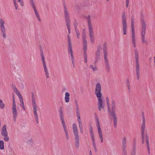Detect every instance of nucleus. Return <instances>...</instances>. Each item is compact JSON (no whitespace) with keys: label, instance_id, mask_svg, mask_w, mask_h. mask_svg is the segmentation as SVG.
I'll return each instance as SVG.
<instances>
[{"label":"nucleus","instance_id":"obj_1","mask_svg":"<svg viewBox=\"0 0 155 155\" xmlns=\"http://www.w3.org/2000/svg\"><path fill=\"white\" fill-rule=\"evenodd\" d=\"M101 84L99 83H97L95 85V94L96 97H98L97 105L98 109L100 111L101 109L104 108V102L101 98L102 94L101 93Z\"/></svg>","mask_w":155,"mask_h":155},{"label":"nucleus","instance_id":"obj_2","mask_svg":"<svg viewBox=\"0 0 155 155\" xmlns=\"http://www.w3.org/2000/svg\"><path fill=\"white\" fill-rule=\"evenodd\" d=\"M141 29L140 34L141 36L142 42L143 44L146 45H147L149 44V42L145 38V33L147 24L143 19L141 20Z\"/></svg>","mask_w":155,"mask_h":155},{"label":"nucleus","instance_id":"obj_3","mask_svg":"<svg viewBox=\"0 0 155 155\" xmlns=\"http://www.w3.org/2000/svg\"><path fill=\"white\" fill-rule=\"evenodd\" d=\"M135 57L136 60V72L137 74V79L138 80L140 78V64L139 60V57L138 51L137 49L134 50Z\"/></svg>","mask_w":155,"mask_h":155},{"label":"nucleus","instance_id":"obj_4","mask_svg":"<svg viewBox=\"0 0 155 155\" xmlns=\"http://www.w3.org/2000/svg\"><path fill=\"white\" fill-rule=\"evenodd\" d=\"M72 129L75 140V146L78 147L79 145V136L77 126L75 123L72 124Z\"/></svg>","mask_w":155,"mask_h":155},{"label":"nucleus","instance_id":"obj_5","mask_svg":"<svg viewBox=\"0 0 155 155\" xmlns=\"http://www.w3.org/2000/svg\"><path fill=\"white\" fill-rule=\"evenodd\" d=\"M59 116L61 120V123L62 124L63 129L65 132L66 138L67 140L69 139L68 132L65 124V121L64 119L63 113L61 109L59 110Z\"/></svg>","mask_w":155,"mask_h":155},{"label":"nucleus","instance_id":"obj_6","mask_svg":"<svg viewBox=\"0 0 155 155\" xmlns=\"http://www.w3.org/2000/svg\"><path fill=\"white\" fill-rule=\"evenodd\" d=\"M64 14L65 16V22L66 24L67 27L68 31V33H70L71 29L70 27V18L69 14L67 11L65 5H64Z\"/></svg>","mask_w":155,"mask_h":155},{"label":"nucleus","instance_id":"obj_7","mask_svg":"<svg viewBox=\"0 0 155 155\" xmlns=\"http://www.w3.org/2000/svg\"><path fill=\"white\" fill-rule=\"evenodd\" d=\"M95 118L97 123L96 126L97 128L99 137L100 139L101 142L102 143L103 142V135L101 129L100 127V122L96 114H95Z\"/></svg>","mask_w":155,"mask_h":155},{"label":"nucleus","instance_id":"obj_8","mask_svg":"<svg viewBox=\"0 0 155 155\" xmlns=\"http://www.w3.org/2000/svg\"><path fill=\"white\" fill-rule=\"evenodd\" d=\"M5 21L2 18H0V29L2 35L4 38H6V30L5 27Z\"/></svg>","mask_w":155,"mask_h":155},{"label":"nucleus","instance_id":"obj_9","mask_svg":"<svg viewBox=\"0 0 155 155\" xmlns=\"http://www.w3.org/2000/svg\"><path fill=\"white\" fill-rule=\"evenodd\" d=\"M122 30L124 35H126L127 33V25L126 22V17L124 12L122 16Z\"/></svg>","mask_w":155,"mask_h":155},{"label":"nucleus","instance_id":"obj_10","mask_svg":"<svg viewBox=\"0 0 155 155\" xmlns=\"http://www.w3.org/2000/svg\"><path fill=\"white\" fill-rule=\"evenodd\" d=\"M145 120L144 116L143 117V122L141 126V133L142 138V143L144 142L145 130Z\"/></svg>","mask_w":155,"mask_h":155},{"label":"nucleus","instance_id":"obj_11","mask_svg":"<svg viewBox=\"0 0 155 155\" xmlns=\"http://www.w3.org/2000/svg\"><path fill=\"white\" fill-rule=\"evenodd\" d=\"M116 105L114 100H112L111 104V110L110 109V111H108V112L109 113V115L111 116L116 115Z\"/></svg>","mask_w":155,"mask_h":155},{"label":"nucleus","instance_id":"obj_12","mask_svg":"<svg viewBox=\"0 0 155 155\" xmlns=\"http://www.w3.org/2000/svg\"><path fill=\"white\" fill-rule=\"evenodd\" d=\"M82 41L83 46L84 56V61L85 63H87V42L86 40Z\"/></svg>","mask_w":155,"mask_h":155},{"label":"nucleus","instance_id":"obj_13","mask_svg":"<svg viewBox=\"0 0 155 155\" xmlns=\"http://www.w3.org/2000/svg\"><path fill=\"white\" fill-rule=\"evenodd\" d=\"M68 45V53L69 54H70L71 56V61L74 67V58L73 56V53L72 48V44H70Z\"/></svg>","mask_w":155,"mask_h":155},{"label":"nucleus","instance_id":"obj_14","mask_svg":"<svg viewBox=\"0 0 155 155\" xmlns=\"http://www.w3.org/2000/svg\"><path fill=\"white\" fill-rule=\"evenodd\" d=\"M101 49V46H99L97 48L96 52V57L95 58V61H97L100 59V51Z\"/></svg>","mask_w":155,"mask_h":155},{"label":"nucleus","instance_id":"obj_15","mask_svg":"<svg viewBox=\"0 0 155 155\" xmlns=\"http://www.w3.org/2000/svg\"><path fill=\"white\" fill-rule=\"evenodd\" d=\"M89 36L91 39V41L92 44L94 42V39L93 36L94 31L93 29L89 30Z\"/></svg>","mask_w":155,"mask_h":155},{"label":"nucleus","instance_id":"obj_16","mask_svg":"<svg viewBox=\"0 0 155 155\" xmlns=\"http://www.w3.org/2000/svg\"><path fill=\"white\" fill-rule=\"evenodd\" d=\"M33 112L34 116L35 118L36 123H38V114L37 113V106L33 107Z\"/></svg>","mask_w":155,"mask_h":155},{"label":"nucleus","instance_id":"obj_17","mask_svg":"<svg viewBox=\"0 0 155 155\" xmlns=\"http://www.w3.org/2000/svg\"><path fill=\"white\" fill-rule=\"evenodd\" d=\"M12 114H13V118L14 121L15 122L16 121V118L18 116V113L17 110H12Z\"/></svg>","mask_w":155,"mask_h":155},{"label":"nucleus","instance_id":"obj_18","mask_svg":"<svg viewBox=\"0 0 155 155\" xmlns=\"http://www.w3.org/2000/svg\"><path fill=\"white\" fill-rule=\"evenodd\" d=\"M87 19L88 26V30L91 29H93V27L92 25L91 24V17L89 15H88L87 17Z\"/></svg>","mask_w":155,"mask_h":155},{"label":"nucleus","instance_id":"obj_19","mask_svg":"<svg viewBox=\"0 0 155 155\" xmlns=\"http://www.w3.org/2000/svg\"><path fill=\"white\" fill-rule=\"evenodd\" d=\"M132 41L133 46L134 48L136 47V38L135 32H132Z\"/></svg>","mask_w":155,"mask_h":155},{"label":"nucleus","instance_id":"obj_20","mask_svg":"<svg viewBox=\"0 0 155 155\" xmlns=\"http://www.w3.org/2000/svg\"><path fill=\"white\" fill-rule=\"evenodd\" d=\"M1 131V134L2 136H3L6 134H8V132L6 129V125H4L3 126L2 129Z\"/></svg>","mask_w":155,"mask_h":155},{"label":"nucleus","instance_id":"obj_21","mask_svg":"<svg viewBox=\"0 0 155 155\" xmlns=\"http://www.w3.org/2000/svg\"><path fill=\"white\" fill-rule=\"evenodd\" d=\"M40 51L41 52V59L42 61L43 67L46 66L45 61V58L44 57V54L42 51V49H41Z\"/></svg>","mask_w":155,"mask_h":155},{"label":"nucleus","instance_id":"obj_22","mask_svg":"<svg viewBox=\"0 0 155 155\" xmlns=\"http://www.w3.org/2000/svg\"><path fill=\"white\" fill-rule=\"evenodd\" d=\"M64 97L65 101L66 103H68L70 101V94L68 92H66L65 93Z\"/></svg>","mask_w":155,"mask_h":155},{"label":"nucleus","instance_id":"obj_23","mask_svg":"<svg viewBox=\"0 0 155 155\" xmlns=\"http://www.w3.org/2000/svg\"><path fill=\"white\" fill-rule=\"evenodd\" d=\"M43 68L46 78H48L50 77V75L48 69L47 68V67H44Z\"/></svg>","mask_w":155,"mask_h":155},{"label":"nucleus","instance_id":"obj_24","mask_svg":"<svg viewBox=\"0 0 155 155\" xmlns=\"http://www.w3.org/2000/svg\"><path fill=\"white\" fill-rule=\"evenodd\" d=\"M146 138V143H147V147L148 150V153H150V149L149 147V137L147 135H146L145 137Z\"/></svg>","mask_w":155,"mask_h":155},{"label":"nucleus","instance_id":"obj_25","mask_svg":"<svg viewBox=\"0 0 155 155\" xmlns=\"http://www.w3.org/2000/svg\"><path fill=\"white\" fill-rule=\"evenodd\" d=\"M31 100L33 107L37 106L36 103L35 98L33 94H32Z\"/></svg>","mask_w":155,"mask_h":155},{"label":"nucleus","instance_id":"obj_26","mask_svg":"<svg viewBox=\"0 0 155 155\" xmlns=\"http://www.w3.org/2000/svg\"><path fill=\"white\" fill-rule=\"evenodd\" d=\"M104 63L106 69L107 71H109L110 69V67L109 65L108 61H104Z\"/></svg>","mask_w":155,"mask_h":155},{"label":"nucleus","instance_id":"obj_27","mask_svg":"<svg viewBox=\"0 0 155 155\" xmlns=\"http://www.w3.org/2000/svg\"><path fill=\"white\" fill-rule=\"evenodd\" d=\"M122 147H123L124 148H126V139L125 137H124L122 140Z\"/></svg>","mask_w":155,"mask_h":155},{"label":"nucleus","instance_id":"obj_28","mask_svg":"<svg viewBox=\"0 0 155 155\" xmlns=\"http://www.w3.org/2000/svg\"><path fill=\"white\" fill-rule=\"evenodd\" d=\"M103 53L104 54V61H108L107 58L108 53L107 50H106L105 49L104 50Z\"/></svg>","mask_w":155,"mask_h":155},{"label":"nucleus","instance_id":"obj_29","mask_svg":"<svg viewBox=\"0 0 155 155\" xmlns=\"http://www.w3.org/2000/svg\"><path fill=\"white\" fill-rule=\"evenodd\" d=\"M113 118L114 120V125L115 127H117V118L116 115L111 116Z\"/></svg>","mask_w":155,"mask_h":155},{"label":"nucleus","instance_id":"obj_30","mask_svg":"<svg viewBox=\"0 0 155 155\" xmlns=\"http://www.w3.org/2000/svg\"><path fill=\"white\" fill-rule=\"evenodd\" d=\"M89 68L92 70L93 71H97L98 70V69L96 65H93L92 64H91L90 65Z\"/></svg>","mask_w":155,"mask_h":155},{"label":"nucleus","instance_id":"obj_31","mask_svg":"<svg viewBox=\"0 0 155 155\" xmlns=\"http://www.w3.org/2000/svg\"><path fill=\"white\" fill-rule=\"evenodd\" d=\"M82 40H86V35L85 33V31L84 29H83L82 31Z\"/></svg>","mask_w":155,"mask_h":155},{"label":"nucleus","instance_id":"obj_32","mask_svg":"<svg viewBox=\"0 0 155 155\" xmlns=\"http://www.w3.org/2000/svg\"><path fill=\"white\" fill-rule=\"evenodd\" d=\"M13 88L14 92L16 93V94L18 96L21 94L19 92L18 90L16 88L15 86H14L13 87Z\"/></svg>","mask_w":155,"mask_h":155},{"label":"nucleus","instance_id":"obj_33","mask_svg":"<svg viewBox=\"0 0 155 155\" xmlns=\"http://www.w3.org/2000/svg\"><path fill=\"white\" fill-rule=\"evenodd\" d=\"M12 101H13V107H12V110L16 109V104L14 96H13Z\"/></svg>","mask_w":155,"mask_h":155},{"label":"nucleus","instance_id":"obj_34","mask_svg":"<svg viewBox=\"0 0 155 155\" xmlns=\"http://www.w3.org/2000/svg\"><path fill=\"white\" fill-rule=\"evenodd\" d=\"M91 138L94 136L92 127H91L89 129Z\"/></svg>","mask_w":155,"mask_h":155},{"label":"nucleus","instance_id":"obj_35","mask_svg":"<svg viewBox=\"0 0 155 155\" xmlns=\"http://www.w3.org/2000/svg\"><path fill=\"white\" fill-rule=\"evenodd\" d=\"M92 140V145H93L94 149V151H97V148L96 147V144L95 140Z\"/></svg>","mask_w":155,"mask_h":155},{"label":"nucleus","instance_id":"obj_36","mask_svg":"<svg viewBox=\"0 0 155 155\" xmlns=\"http://www.w3.org/2000/svg\"><path fill=\"white\" fill-rule=\"evenodd\" d=\"M4 148V142L2 140H0V149L3 150Z\"/></svg>","mask_w":155,"mask_h":155},{"label":"nucleus","instance_id":"obj_37","mask_svg":"<svg viewBox=\"0 0 155 155\" xmlns=\"http://www.w3.org/2000/svg\"><path fill=\"white\" fill-rule=\"evenodd\" d=\"M30 3L33 9L36 8L33 0H30Z\"/></svg>","mask_w":155,"mask_h":155},{"label":"nucleus","instance_id":"obj_38","mask_svg":"<svg viewBox=\"0 0 155 155\" xmlns=\"http://www.w3.org/2000/svg\"><path fill=\"white\" fill-rule=\"evenodd\" d=\"M4 137L3 139L5 141L8 142L9 140V137L8 134H6L3 136Z\"/></svg>","mask_w":155,"mask_h":155},{"label":"nucleus","instance_id":"obj_39","mask_svg":"<svg viewBox=\"0 0 155 155\" xmlns=\"http://www.w3.org/2000/svg\"><path fill=\"white\" fill-rule=\"evenodd\" d=\"M5 107V105L3 103L2 101L0 100V108L3 109Z\"/></svg>","mask_w":155,"mask_h":155},{"label":"nucleus","instance_id":"obj_40","mask_svg":"<svg viewBox=\"0 0 155 155\" xmlns=\"http://www.w3.org/2000/svg\"><path fill=\"white\" fill-rule=\"evenodd\" d=\"M19 98V101L21 103V104H24L23 102V99L21 95L20 94L18 96Z\"/></svg>","mask_w":155,"mask_h":155},{"label":"nucleus","instance_id":"obj_41","mask_svg":"<svg viewBox=\"0 0 155 155\" xmlns=\"http://www.w3.org/2000/svg\"><path fill=\"white\" fill-rule=\"evenodd\" d=\"M77 121L78 123V125H82V122H81V117L80 116L77 117Z\"/></svg>","mask_w":155,"mask_h":155},{"label":"nucleus","instance_id":"obj_42","mask_svg":"<svg viewBox=\"0 0 155 155\" xmlns=\"http://www.w3.org/2000/svg\"><path fill=\"white\" fill-rule=\"evenodd\" d=\"M106 100L107 105V107L108 108V111H110V106H109V99L107 97L106 98Z\"/></svg>","mask_w":155,"mask_h":155},{"label":"nucleus","instance_id":"obj_43","mask_svg":"<svg viewBox=\"0 0 155 155\" xmlns=\"http://www.w3.org/2000/svg\"><path fill=\"white\" fill-rule=\"evenodd\" d=\"M79 128L80 129V131L81 133L82 134L83 133V128L82 125H79Z\"/></svg>","mask_w":155,"mask_h":155},{"label":"nucleus","instance_id":"obj_44","mask_svg":"<svg viewBox=\"0 0 155 155\" xmlns=\"http://www.w3.org/2000/svg\"><path fill=\"white\" fill-rule=\"evenodd\" d=\"M13 2H14V4L15 5V9L16 10H17L18 9V7L17 4L16 3V0H13Z\"/></svg>","mask_w":155,"mask_h":155},{"label":"nucleus","instance_id":"obj_45","mask_svg":"<svg viewBox=\"0 0 155 155\" xmlns=\"http://www.w3.org/2000/svg\"><path fill=\"white\" fill-rule=\"evenodd\" d=\"M75 108L76 110H79V106L78 104V102L76 101H75Z\"/></svg>","mask_w":155,"mask_h":155},{"label":"nucleus","instance_id":"obj_46","mask_svg":"<svg viewBox=\"0 0 155 155\" xmlns=\"http://www.w3.org/2000/svg\"><path fill=\"white\" fill-rule=\"evenodd\" d=\"M131 29L132 32H135L134 28V23H131Z\"/></svg>","mask_w":155,"mask_h":155},{"label":"nucleus","instance_id":"obj_47","mask_svg":"<svg viewBox=\"0 0 155 155\" xmlns=\"http://www.w3.org/2000/svg\"><path fill=\"white\" fill-rule=\"evenodd\" d=\"M77 35V36L78 38H79L80 33L78 29L75 30Z\"/></svg>","mask_w":155,"mask_h":155},{"label":"nucleus","instance_id":"obj_48","mask_svg":"<svg viewBox=\"0 0 155 155\" xmlns=\"http://www.w3.org/2000/svg\"><path fill=\"white\" fill-rule=\"evenodd\" d=\"M68 44H72L71 42V38L69 35L68 36Z\"/></svg>","mask_w":155,"mask_h":155},{"label":"nucleus","instance_id":"obj_49","mask_svg":"<svg viewBox=\"0 0 155 155\" xmlns=\"http://www.w3.org/2000/svg\"><path fill=\"white\" fill-rule=\"evenodd\" d=\"M127 90L128 92L130 93L131 91V87L130 86V84L127 85Z\"/></svg>","mask_w":155,"mask_h":155},{"label":"nucleus","instance_id":"obj_50","mask_svg":"<svg viewBox=\"0 0 155 155\" xmlns=\"http://www.w3.org/2000/svg\"><path fill=\"white\" fill-rule=\"evenodd\" d=\"M35 15L36 16V17L37 19L38 20V21H39L40 22L41 21V19L40 18V16H39V14H38Z\"/></svg>","mask_w":155,"mask_h":155},{"label":"nucleus","instance_id":"obj_51","mask_svg":"<svg viewBox=\"0 0 155 155\" xmlns=\"http://www.w3.org/2000/svg\"><path fill=\"white\" fill-rule=\"evenodd\" d=\"M129 0H126V5L127 7H128L129 5Z\"/></svg>","mask_w":155,"mask_h":155},{"label":"nucleus","instance_id":"obj_52","mask_svg":"<svg viewBox=\"0 0 155 155\" xmlns=\"http://www.w3.org/2000/svg\"><path fill=\"white\" fill-rule=\"evenodd\" d=\"M123 152L124 154H125L127 153V150H126V148H124L122 147Z\"/></svg>","mask_w":155,"mask_h":155},{"label":"nucleus","instance_id":"obj_53","mask_svg":"<svg viewBox=\"0 0 155 155\" xmlns=\"http://www.w3.org/2000/svg\"><path fill=\"white\" fill-rule=\"evenodd\" d=\"M106 49V50H107V46L106 43H105L103 45V50Z\"/></svg>","mask_w":155,"mask_h":155},{"label":"nucleus","instance_id":"obj_54","mask_svg":"<svg viewBox=\"0 0 155 155\" xmlns=\"http://www.w3.org/2000/svg\"><path fill=\"white\" fill-rule=\"evenodd\" d=\"M127 85L130 84V80L129 78H127L126 79Z\"/></svg>","mask_w":155,"mask_h":155},{"label":"nucleus","instance_id":"obj_55","mask_svg":"<svg viewBox=\"0 0 155 155\" xmlns=\"http://www.w3.org/2000/svg\"><path fill=\"white\" fill-rule=\"evenodd\" d=\"M33 9L34 11L35 15L37 14H38L36 8H34Z\"/></svg>","mask_w":155,"mask_h":155},{"label":"nucleus","instance_id":"obj_56","mask_svg":"<svg viewBox=\"0 0 155 155\" xmlns=\"http://www.w3.org/2000/svg\"><path fill=\"white\" fill-rule=\"evenodd\" d=\"M74 25L75 29V30L77 29V26L78 25V23L76 22H75L74 24Z\"/></svg>","mask_w":155,"mask_h":155},{"label":"nucleus","instance_id":"obj_57","mask_svg":"<svg viewBox=\"0 0 155 155\" xmlns=\"http://www.w3.org/2000/svg\"><path fill=\"white\" fill-rule=\"evenodd\" d=\"M18 1L20 3V4L21 6H22L23 5V3L22 1H21V0H18Z\"/></svg>","mask_w":155,"mask_h":155},{"label":"nucleus","instance_id":"obj_58","mask_svg":"<svg viewBox=\"0 0 155 155\" xmlns=\"http://www.w3.org/2000/svg\"><path fill=\"white\" fill-rule=\"evenodd\" d=\"M76 114L77 117L78 116H80V115L79 113V110L78 111L76 110Z\"/></svg>","mask_w":155,"mask_h":155},{"label":"nucleus","instance_id":"obj_59","mask_svg":"<svg viewBox=\"0 0 155 155\" xmlns=\"http://www.w3.org/2000/svg\"><path fill=\"white\" fill-rule=\"evenodd\" d=\"M21 107H22V108H23V109L24 110H25L26 109H25V106H24V104H21Z\"/></svg>","mask_w":155,"mask_h":155},{"label":"nucleus","instance_id":"obj_60","mask_svg":"<svg viewBox=\"0 0 155 155\" xmlns=\"http://www.w3.org/2000/svg\"><path fill=\"white\" fill-rule=\"evenodd\" d=\"M134 23V19L133 18H132L131 19V23Z\"/></svg>","mask_w":155,"mask_h":155},{"label":"nucleus","instance_id":"obj_61","mask_svg":"<svg viewBox=\"0 0 155 155\" xmlns=\"http://www.w3.org/2000/svg\"><path fill=\"white\" fill-rule=\"evenodd\" d=\"M91 140H95V138H94V136L91 138Z\"/></svg>","mask_w":155,"mask_h":155},{"label":"nucleus","instance_id":"obj_62","mask_svg":"<svg viewBox=\"0 0 155 155\" xmlns=\"http://www.w3.org/2000/svg\"><path fill=\"white\" fill-rule=\"evenodd\" d=\"M89 154H90V155H92L91 152V151H90Z\"/></svg>","mask_w":155,"mask_h":155},{"label":"nucleus","instance_id":"obj_63","mask_svg":"<svg viewBox=\"0 0 155 155\" xmlns=\"http://www.w3.org/2000/svg\"><path fill=\"white\" fill-rule=\"evenodd\" d=\"M107 2H108L109 1V0H107Z\"/></svg>","mask_w":155,"mask_h":155},{"label":"nucleus","instance_id":"obj_64","mask_svg":"<svg viewBox=\"0 0 155 155\" xmlns=\"http://www.w3.org/2000/svg\"><path fill=\"white\" fill-rule=\"evenodd\" d=\"M23 88H24V86H23Z\"/></svg>","mask_w":155,"mask_h":155}]
</instances>
